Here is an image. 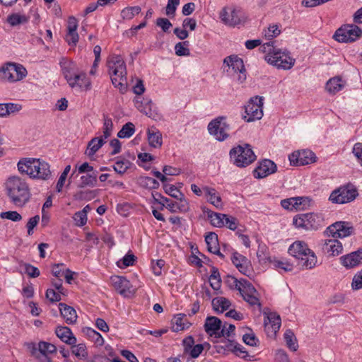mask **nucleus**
<instances>
[{
    "instance_id": "nucleus-51",
    "label": "nucleus",
    "mask_w": 362,
    "mask_h": 362,
    "mask_svg": "<svg viewBox=\"0 0 362 362\" xmlns=\"http://www.w3.org/2000/svg\"><path fill=\"white\" fill-rule=\"evenodd\" d=\"M7 22L11 26H16L20 24H23L28 22V18L24 15H20L18 13H12L7 18Z\"/></svg>"
},
{
    "instance_id": "nucleus-26",
    "label": "nucleus",
    "mask_w": 362,
    "mask_h": 362,
    "mask_svg": "<svg viewBox=\"0 0 362 362\" xmlns=\"http://www.w3.org/2000/svg\"><path fill=\"white\" fill-rule=\"evenodd\" d=\"M59 308L62 316L69 325H73L76 322L77 315L76 310L65 303H60Z\"/></svg>"
},
{
    "instance_id": "nucleus-59",
    "label": "nucleus",
    "mask_w": 362,
    "mask_h": 362,
    "mask_svg": "<svg viewBox=\"0 0 362 362\" xmlns=\"http://www.w3.org/2000/svg\"><path fill=\"white\" fill-rule=\"evenodd\" d=\"M280 33L281 30L277 25H270L267 29L264 30V35L267 39L275 37Z\"/></svg>"
},
{
    "instance_id": "nucleus-53",
    "label": "nucleus",
    "mask_w": 362,
    "mask_h": 362,
    "mask_svg": "<svg viewBox=\"0 0 362 362\" xmlns=\"http://www.w3.org/2000/svg\"><path fill=\"white\" fill-rule=\"evenodd\" d=\"M298 198L296 197H291L288 199H285L281 200V206L287 210L293 211L296 210L298 211Z\"/></svg>"
},
{
    "instance_id": "nucleus-28",
    "label": "nucleus",
    "mask_w": 362,
    "mask_h": 362,
    "mask_svg": "<svg viewBox=\"0 0 362 362\" xmlns=\"http://www.w3.org/2000/svg\"><path fill=\"white\" fill-rule=\"evenodd\" d=\"M264 323L266 329L272 328V332L276 333L281 327V320L279 315L276 313H270L264 319Z\"/></svg>"
},
{
    "instance_id": "nucleus-9",
    "label": "nucleus",
    "mask_w": 362,
    "mask_h": 362,
    "mask_svg": "<svg viewBox=\"0 0 362 362\" xmlns=\"http://www.w3.org/2000/svg\"><path fill=\"white\" fill-rule=\"evenodd\" d=\"M358 195L356 187L349 184L334 189L331 193L329 200L335 204H346L354 201Z\"/></svg>"
},
{
    "instance_id": "nucleus-54",
    "label": "nucleus",
    "mask_w": 362,
    "mask_h": 362,
    "mask_svg": "<svg viewBox=\"0 0 362 362\" xmlns=\"http://www.w3.org/2000/svg\"><path fill=\"white\" fill-rule=\"evenodd\" d=\"M136 259V257L133 254H127L123 257L122 259L117 262V266L119 268H126L129 266H132Z\"/></svg>"
},
{
    "instance_id": "nucleus-64",
    "label": "nucleus",
    "mask_w": 362,
    "mask_h": 362,
    "mask_svg": "<svg viewBox=\"0 0 362 362\" xmlns=\"http://www.w3.org/2000/svg\"><path fill=\"white\" fill-rule=\"evenodd\" d=\"M224 223L228 228L235 230L238 227V222L236 218L226 214V217H224Z\"/></svg>"
},
{
    "instance_id": "nucleus-1",
    "label": "nucleus",
    "mask_w": 362,
    "mask_h": 362,
    "mask_svg": "<svg viewBox=\"0 0 362 362\" xmlns=\"http://www.w3.org/2000/svg\"><path fill=\"white\" fill-rule=\"evenodd\" d=\"M7 195L11 202L16 206H23L30 198V192L28 183L25 180L12 176L6 182Z\"/></svg>"
},
{
    "instance_id": "nucleus-37",
    "label": "nucleus",
    "mask_w": 362,
    "mask_h": 362,
    "mask_svg": "<svg viewBox=\"0 0 362 362\" xmlns=\"http://www.w3.org/2000/svg\"><path fill=\"white\" fill-rule=\"evenodd\" d=\"M206 213L212 226L218 228L224 226V217H226V214L214 212L211 210H208Z\"/></svg>"
},
{
    "instance_id": "nucleus-57",
    "label": "nucleus",
    "mask_w": 362,
    "mask_h": 362,
    "mask_svg": "<svg viewBox=\"0 0 362 362\" xmlns=\"http://www.w3.org/2000/svg\"><path fill=\"white\" fill-rule=\"evenodd\" d=\"M70 170H71V165H68L65 167V168L64 169V171L62 173V174L59 178V180L57 183V186H56V189L58 192L62 191V189L64 187V182L66 181V179L67 177V175L70 172Z\"/></svg>"
},
{
    "instance_id": "nucleus-30",
    "label": "nucleus",
    "mask_w": 362,
    "mask_h": 362,
    "mask_svg": "<svg viewBox=\"0 0 362 362\" xmlns=\"http://www.w3.org/2000/svg\"><path fill=\"white\" fill-rule=\"evenodd\" d=\"M223 64L231 67L235 73L245 71L243 60L236 55H230L226 57L223 60Z\"/></svg>"
},
{
    "instance_id": "nucleus-11",
    "label": "nucleus",
    "mask_w": 362,
    "mask_h": 362,
    "mask_svg": "<svg viewBox=\"0 0 362 362\" xmlns=\"http://www.w3.org/2000/svg\"><path fill=\"white\" fill-rule=\"evenodd\" d=\"M225 120L224 117H218L211 120L207 127L209 134L218 141H223L229 137L230 124Z\"/></svg>"
},
{
    "instance_id": "nucleus-8",
    "label": "nucleus",
    "mask_w": 362,
    "mask_h": 362,
    "mask_svg": "<svg viewBox=\"0 0 362 362\" xmlns=\"http://www.w3.org/2000/svg\"><path fill=\"white\" fill-rule=\"evenodd\" d=\"M324 218L321 214L307 213L293 217V223L296 228L308 230H317L322 226Z\"/></svg>"
},
{
    "instance_id": "nucleus-52",
    "label": "nucleus",
    "mask_w": 362,
    "mask_h": 362,
    "mask_svg": "<svg viewBox=\"0 0 362 362\" xmlns=\"http://www.w3.org/2000/svg\"><path fill=\"white\" fill-rule=\"evenodd\" d=\"M103 135L101 136L104 139H107L111 136L113 130V123L112 119L107 115H103Z\"/></svg>"
},
{
    "instance_id": "nucleus-22",
    "label": "nucleus",
    "mask_w": 362,
    "mask_h": 362,
    "mask_svg": "<svg viewBox=\"0 0 362 362\" xmlns=\"http://www.w3.org/2000/svg\"><path fill=\"white\" fill-rule=\"evenodd\" d=\"M222 327V322L217 317L209 316L207 317L204 323V329L206 332L210 336H215L218 338Z\"/></svg>"
},
{
    "instance_id": "nucleus-33",
    "label": "nucleus",
    "mask_w": 362,
    "mask_h": 362,
    "mask_svg": "<svg viewBox=\"0 0 362 362\" xmlns=\"http://www.w3.org/2000/svg\"><path fill=\"white\" fill-rule=\"evenodd\" d=\"M59 65L61 66L62 74L66 81L71 76H74V72L76 71V64L72 61H69L65 58H62L59 62Z\"/></svg>"
},
{
    "instance_id": "nucleus-12",
    "label": "nucleus",
    "mask_w": 362,
    "mask_h": 362,
    "mask_svg": "<svg viewBox=\"0 0 362 362\" xmlns=\"http://www.w3.org/2000/svg\"><path fill=\"white\" fill-rule=\"evenodd\" d=\"M362 35V30L355 24H347L337 29L334 38L339 42H352Z\"/></svg>"
},
{
    "instance_id": "nucleus-14",
    "label": "nucleus",
    "mask_w": 362,
    "mask_h": 362,
    "mask_svg": "<svg viewBox=\"0 0 362 362\" xmlns=\"http://www.w3.org/2000/svg\"><path fill=\"white\" fill-rule=\"evenodd\" d=\"M288 159L291 165L302 166L315 163L316 156L312 151L303 149L293 151Z\"/></svg>"
},
{
    "instance_id": "nucleus-44",
    "label": "nucleus",
    "mask_w": 362,
    "mask_h": 362,
    "mask_svg": "<svg viewBox=\"0 0 362 362\" xmlns=\"http://www.w3.org/2000/svg\"><path fill=\"white\" fill-rule=\"evenodd\" d=\"M284 337L288 348L292 351H296L298 348V345L293 332L291 329H287Z\"/></svg>"
},
{
    "instance_id": "nucleus-6",
    "label": "nucleus",
    "mask_w": 362,
    "mask_h": 362,
    "mask_svg": "<svg viewBox=\"0 0 362 362\" xmlns=\"http://www.w3.org/2000/svg\"><path fill=\"white\" fill-rule=\"evenodd\" d=\"M229 154L233 164L239 168L246 167L256 159V156L249 144L238 145L230 149Z\"/></svg>"
},
{
    "instance_id": "nucleus-4",
    "label": "nucleus",
    "mask_w": 362,
    "mask_h": 362,
    "mask_svg": "<svg viewBox=\"0 0 362 362\" xmlns=\"http://www.w3.org/2000/svg\"><path fill=\"white\" fill-rule=\"evenodd\" d=\"M288 253L298 259L301 266L306 269L314 268L317 263V257L313 251L308 248L303 241H296L288 248Z\"/></svg>"
},
{
    "instance_id": "nucleus-5",
    "label": "nucleus",
    "mask_w": 362,
    "mask_h": 362,
    "mask_svg": "<svg viewBox=\"0 0 362 362\" xmlns=\"http://www.w3.org/2000/svg\"><path fill=\"white\" fill-rule=\"evenodd\" d=\"M111 81L116 88L124 87L127 81V69L124 61L120 55H114L107 61Z\"/></svg>"
},
{
    "instance_id": "nucleus-50",
    "label": "nucleus",
    "mask_w": 362,
    "mask_h": 362,
    "mask_svg": "<svg viewBox=\"0 0 362 362\" xmlns=\"http://www.w3.org/2000/svg\"><path fill=\"white\" fill-rule=\"evenodd\" d=\"M135 132V127L133 123L127 122L117 133V136L121 139L129 138L132 136Z\"/></svg>"
},
{
    "instance_id": "nucleus-62",
    "label": "nucleus",
    "mask_w": 362,
    "mask_h": 362,
    "mask_svg": "<svg viewBox=\"0 0 362 362\" xmlns=\"http://www.w3.org/2000/svg\"><path fill=\"white\" fill-rule=\"evenodd\" d=\"M156 25L162 29L165 33L168 32L169 29L173 26L170 21L165 18H158L156 20Z\"/></svg>"
},
{
    "instance_id": "nucleus-19",
    "label": "nucleus",
    "mask_w": 362,
    "mask_h": 362,
    "mask_svg": "<svg viewBox=\"0 0 362 362\" xmlns=\"http://www.w3.org/2000/svg\"><path fill=\"white\" fill-rule=\"evenodd\" d=\"M245 286L240 290V295L250 305H258L261 308L259 299L255 296L257 291L249 281H243Z\"/></svg>"
},
{
    "instance_id": "nucleus-2",
    "label": "nucleus",
    "mask_w": 362,
    "mask_h": 362,
    "mask_svg": "<svg viewBox=\"0 0 362 362\" xmlns=\"http://www.w3.org/2000/svg\"><path fill=\"white\" fill-rule=\"evenodd\" d=\"M18 169L20 173H25L31 178L46 180L51 177L49 165L40 159L23 158L18 163Z\"/></svg>"
},
{
    "instance_id": "nucleus-7",
    "label": "nucleus",
    "mask_w": 362,
    "mask_h": 362,
    "mask_svg": "<svg viewBox=\"0 0 362 362\" xmlns=\"http://www.w3.org/2000/svg\"><path fill=\"white\" fill-rule=\"evenodd\" d=\"M27 74V70L23 65L8 62L0 69V79L13 83L23 80Z\"/></svg>"
},
{
    "instance_id": "nucleus-58",
    "label": "nucleus",
    "mask_w": 362,
    "mask_h": 362,
    "mask_svg": "<svg viewBox=\"0 0 362 362\" xmlns=\"http://www.w3.org/2000/svg\"><path fill=\"white\" fill-rule=\"evenodd\" d=\"M179 4L180 0H168L165 8V14L170 17H173Z\"/></svg>"
},
{
    "instance_id": "nucleus-46",
    "label": "nucleus",
    "mask_w": 362,
    "mask_h": 362,
    "mask_svg": "<svg viewBox=\"0 0 362 362\" xmlns=\"http://www.w3.org/2000/svg\"><path fill=\"white\" fill-rule=\"evenodd\" d=\"M141 11V8L139 6L126 7L122 10L121 17L124 20H131L138 15Z\"/></svg>"
},
{
    "instance_id": "nucleus-38",
    "label": "nucleus",
    "mask_w": 362,
    "mask_h": 362,
    "mask_svg": "<svg viewBox=\"0 0 362 362\" xmlns=\"http://www.w3.org/2000/svg\"><path fill=\"white\" fill-rule=\"evenodd\" d=\"M98 172H93V173H88L86 175H82L80 178V184L78 187L81 188L85 187H93L96 186L98 182Z\"/></svg>"
},
{
    "instance_id": "nucleus-10",
    "label": "nucleus",
    "mask_w": 362,
    "mask_h": 362,
    "mask_svg": "<svg viewBox=\"0 0 362 362\" xmlns=\"http://www.w3.org/2000/svg\"><path fill=\"white\" fill-rule=\"evenodd\" d=\"M263 100L262 96H255L250 99L247 105L245 106V113L243 118L247 122H252L257 119H260L263 116Z\"/></svg>"
},
{
    "instance_id": "nucleus-13",
    "label": "nucleus",
    "mask_w": 362,
    "mask_h": 362,
    "mask_svg": "<svg viewBox=\"0 0 362 362\" xmlns=\"http://www.w3.org/2000/svg\"><path fill=\"white\" fill-rule=\"evenodd\" d=\"M220 18L226 25L231 27L243 25L247 19L246 13L243 10L226 8L221 11Z\"/></svg>"
},
{
    "instance_id": "nucleus-23",
    "label": "nucleus",
    "mask_w": 362,
    "mask_h": 362,
    "mask_svg": "<svg viewBox=\"0 0 362 362\" xmlns=\"http://www.w3.org/2000/svg\"><path fill=\"white\" fill-rule=\"evenodd\" d=\"M153 197L155 202L162 205L161 209L167 204V209L171 212H176L177 209L182 210L185 209V204L182 203L180 206L177 203L170 201L168 198L163 197L160 193L155 192L152 193Z\"/></svg>"
},
{
    "instance_id": "nucleus-27",
    "label": "nucleus",
    "mask_w": 362,
    "mask_h": 362,
    "mask_svg": "<svg viewBox=\"0 0 362 362\" xmlns=\"http://www.w3.org/2000/svg\"><path fill=\"white\" fill-rule=\"evenodd\" d=\"M148 141L150 146L155 148H160L163 144V137L160 132L155 127L147 130Z\"/></svg>"
},
{
    "instance_id": "nucleus-63",
    "label": "nucleus",
    "mask_w": 362,
    "mask_h": 362,
    "mask_svg": "<svg viewBox=\"0 0 362 362\" xmlns=\"http://www.w3.org/2000/svg\"><path fill=\"white\" fill-rule=\"evenodd\" d=\"M351 288L353 290L362 288V269L354 275L352 279Z\"/></svg>"
},
{
    "instance_id": "nucleus-39",
    "label": "nucleus",
    "mask_w": 362,
    "mask_h": 362,
    "mask_svg": "<svg viewBox=\"0 0 362 362\" xmlns=\"http://www.w3.org/2000/svg\"><path fill=\"white\" fill-rule=\"evenodd\" d=\"M243 281H248L247 280L245 279H240V280H238L236 278H235L233 276L227 275L224 279V283L230 288L233 290H238L239 292H240V290H242V288L245 286L243 284Z\"/></svg>"
},
{
    "instance_id": "nucleus-55",
    "label": "nucleus",
    "mask_w": 362,
    "mask_h": 362,
    "mask_svg": "<svg viewBox=\"0 0 362 362\" xmlns=\"http://www.w3.org/2000/svg\"><path fill=\"white\" fill-rule=\"evenodd\" d=\"M276 269H282L285 272H291L293 270V265L287 261L281 259H272L270 262Z\"/></svg>"
},
{
    "instance_id": "nucleus-32",
    "label": "nucleus",
    "mask_w": 362,
    "mask_h": 362,
    "mask_svg": "<svg viewBox=\"0 0 362 362\" xmlns=\"http://www.w3.org/2000/svg\"><path fill=\"white\" fill-rule=\"evenodd\" d=\"M105 139L103 137H94L88 144L86 153L88 156H93L105 144Z\"/></svg>"
},
{
    "instance_id": "nucleus-3",
    "label": "nucleus",
    "mask_w": 362,
    "mask_h": 362,
    "mask_svg": "<svg viewBox=\"0 0 362 362\" xmlns=\"http://www.w3.org/2000/svg\"><path fill=\"white\" fill-rule=\"evenodd\" d=\"M273 44L274 42H269L261 47L262 51L267 53L265 60L278 68L285 70L291 69L294 65L295 59L289 55L288 52L276 49Z\"/></svg>"
},
{
    "instance_id": "nucleus-17",
    "label": "nucleus",
    "mask_w": 362,
    "mask_h": 362,
    "mask_svg": "<svg viewBox=\"0 0 362 362\" xmlns=\"http://www.w3.org/2000/svg\"><path fill=\"white\" fill-rule=\"evenodd\" d=\"M276 170L277 167L274 161L264 159L259 162L258 166L254 170L253 175L255 178L262 179L274 173Z\"/></svg>"
},
{
    "instance_id": "nucleus-47",
    "label": "nucleus",
    "mask_w": 362,
    "mask_h": 362,
    "mask_svg": "<svg viewBox=\"0 0 362 362\" xmlns=\"http://www.w3.org/2000/svg\"><path fill=\"white\" fill-rule=\"evenodd\" d=\"M31 355L37 360L38 362H53L52 359L46 354H42L37 351L35 349V344L30 343L28 344Z\"/></svg>"
},
{
    "instance_id": "nucleus-18",
    "label": "nucleus",
    "mask_w": 362,
    "mask_h": 362,
    "mask_svg": "<svg viewBox=\"0 0 362 362\" xmlns=\"http://www.w3.org/2000/svg\"><path fill=\"white\" fill-rule=\"evenodd\" d=\"M231 261L240 273L249 277L252 275L251 263L246 257L235 252L232 255Z\"/></svg>"
},
{
    "instance_id": "nucleus-45",
    "label": "nucleus",
    "mask_w": 362,
    "mask_h": 362,
    "mask_svg": "<svg viewBox=\"0 0 362 362\" xmlns=\"http://www.w3.org/2000/svg\"><path fill=\"white\" fill-rule=\"evenodd\" d=\"M71 346V352L78 358L86 360L88 358V351L85 344L81 343L78 344H74Z\"/></svg>"
},
{
    "instance_id": "nucleus-21",
    "label": "nucleus",
    "mask_w": 362,
    "mask_h": 362,
    "mask_svg": "<svg viewBox=\"0 0 362 362\" xmlns=\"http://www.w3.org/2000/svg\"><path fill=\"white\" fill-rule=\"evenodd\" d=\"M341 264L347 269L353 268L362 263V247L355 252L340 257Z\"/></svg>"
},
{
    "instance_id": "nucleus-16",
    "label": "nucleus",
    "mask_w": 362,
    "mask_h": 362,
    "mask_svg": "<svg viewBox=\"0 0 362 362\" xmlns=\"http://www.w3.org/2000/svg\"><path fill=\"white\" fill-rule=\"evenodd\" d=\"M110 279L114 288L121 296L124 298H129L134 294L132 285L127 278L121 276H113Z\"/></svg>"
},
{
    "instance_id": "nucleus-56",
    "label": "nucleus",
    "mask_w": 362,
    "mask_h": 362,
    "mask_svg": "<svg viewBox=\"0 0 362 362\" xmlns=\"http://www.w3.org/2000/svg\"><path fill=\"white\" fill-rule=\"evenodd\" d=\"M267 247L265 245H259L258 250L257 251V256L259 259V262L262 263H266L267 261L271 262L272 258L267 255Z\"/></svg>"
},
{
    "instance_id": "nucleus-61",
    "label": "nucleus",
    "mask_w": 362,
    "mask_h": 362,
    "mask_svg": "<svg viewBox=\"0 0 362 362\" xmlns=\"http://www.w3.org/2000/svg\"><path fill=\"white\" fill-rule=\"evenodd\" d=\"M235 330V327L234 325L230 324L228 327H226V325H224L218 334V338L221 337H230L234 334Z\"/></svg>"
},
{
    "instance_id": "nucleus-25",
    "label": "nucleus",
    "mask_w": 362,
    "mask_h": 362,
    "mask_svg": "<svg viewBox=\"0 0 362 362\" xmlns=\"http://www.w3.org/2000/svg\"><path fill=\"white\" fill-rule=\"evenodd\" d=\"M205 242L208 251L223 258L224 255L220 252L218 235L214 232L208 233L205 236Z\"/></svg>"
},
{
    "instance_id": "nucleus-49",
    "label": "nucleus",
    "mask_w": 362,
    "mask_h": 362,
    "mask_svg": "<svg viewBox=\"0 0 362 362\" xmlns=\"http://www.w3.org/2000/svg\"><path fill=\"white\" fill-rule=\"evenodd\" d=\"M189 45V41H183V42H177L175 45V54L179 57L189 56L190 51H189V49L188 48Z\"/></svg>"
},
{
    "instance_id": "nucleus-34",
    "label": "nucleus",
    "mask_w": 362,
    "mask_h": 362,
    "mask_svg": "<svg viewBox=\"0 0 362 362\" xmlns=\"http://www.w3.org/2000/svg\"><path fill=\"white\" fill-rule=\"evenodd\" d=\"M173 330L175 332H178L180 330H183L187 329L190 326V323L186 319V315L182 313L177 314L173 320Z\"/></svg>"
},
{
    "instance_id": "nucleus-40",
    "label": "nucleus",
    "mask_w": 362,
    "mask_h": 362,
    "mask_svg": "<svg viewBox=\"0 0 362 362\" xmlns=\"http://www.w3.org/2000/svg\"><path fill=\"white\" fill-rule=\"evenodd\" d=\"M35 349L39 353L46 355L55 354L57 351V346L54 344L45 341H40L37 345L35 344Z\"/></svg>"
},
{
    "instance_id": "nucleus-24",
    "label": "nucleus",
    "mask_w": 362,
    "mask_h": 362,
    "mask_svg": "<svg viewBox=\"0 0 362 362\" xmlns=\"http://www.w3.org/2000/svg\"><path fill=\"white\" fill-rule=\"evenodd\" d=\"M55 334L63 342L69 345L76 343V338L68 327L58 326L56 327Z\"/></svg>"
},
{
    "instance_id": "nucleus-42",
    "label": "nucleus",
    "mask_w": 362,
    "mask_h": 362,
    "mask_svg": "<svg viewBox=\"0 0 362 362\" xmlns=\"http://www.w3.org/2000/svg\"><path fill=\"white\" fill-rule=\"evenodd\" d=\"M86 78V74L83 72L76 73L74 72V76H71L67 79V83L71 88L79 87L81 88L83 85V81Z\"/></svg>"
},
{
    "instance_id": "nucleus-35",
    "label": "nucleus",
    "mask_w": 362,
    "mask_h": 362,
    "mask_svg": "<svg viewBox=\"0 0 362 362\" xmlns=\"http://www.w3.org/2000/svg\"><path fill=\"white\" fill-rule=\"evenodd\" d=\"M214 310L218 313H222L230 306V302L226 298L216 297L211 302Z\"/></svg>"
},
{
    "instance_id": "nucleus-41",
    "label": "nucleus",
    "mask_w": 362,
    "mask_h": 362,
    "mask_svg": "<svg viewBox=\"0 0 362 362\" xmlns=\"http://www.w3.org/2000/svg\"><path fill=\"white\" fill-rule=\"evenodd\" d=\"M163 189L168 195L177 199H180L181 202H185L184 204H187L183 194L175 186L169 184H163Z\"/></svg>"
},
{
    "instance_id": "nucleus-29",
    "label": "nucleus",
    "mask_w": 362,
    "mask_h": 362,
    "mask_svg": "<svg viewBox=\"0 0 362 362\" xmlns=\"http://www.w3.org/2000/svg\"><path fill=\"white\" fill-rule=\"evenodd\" d=\"M203 191L210 204L217 209L222 207L221 198L214 188L205 186L203 187Z\"/></svg>"
},
{
    "instance_id": "nucleus-31",
    "label": "nucleus",
    "mask_w": 362,
    "mask_h": 362,
    "mask_svg": "<svg viewBox=\"0 0 362 362\" xmlns=\"http://www.w3.org/2000/svg\"><path fill=\"white\" fill-rule=\"evenodd\" d=\"M324 250L331 256L339 255L342 250V244L336 238L329 239L325 241Z\"/></svg>"
},
{
    "instance_id": "nucleus-36",
    "label": "nucleus",
    "mask_w": 362,
    "mask_h": 362,
    "mask_svg": "<svg viewBox=\"0 0 362 362\" xmlns=\"http://www.w3.org/2000/svg\"><path fill=\"white\" fill-rule=\"evenodd\" d=\"M344 86L339 77H333L327 82L325 89L329 93L334 95L341 90Z\"/></svg>"
},
{
    "instance_id": "nucleus-20",
    "label": "nucleus",
    "mask_w": 362,
    "mask_h": 362,
    "mask_svg": "<svg viewBox=\"0 0 362 362\" xmlns=\"http://www.w3.org/2000/svg\"><path fill=\"white\" fill-rule=\"evenodd\" d=\"M141 96H137L134 99L135 107L147 117L157 120L160 119L159 114L153 109V103L151 99H145V106H142V102L140 101Z\"/></svg>"
},
{
    "instance_id": "nucleus-60",
    "label": "nucleus",
    "mask_w": 362,
    "mask_h": 362,
    "mask_svg": "<svg viewBox=\"0 0 362 362\" xmlns=\"http://www.w3.org/2000/svg\"><path fill=\"white\" fill-rule=\"evenodd\" d=\"M0 217L13 221H20L22 219L21 215L16 211L2 212L0 214Z\"/></svg>"
},
{
    "instance_id": "nucleus-15",
    "label": "nucleus",
    "mask_w": 362,
    "mask_h": 362,
    "mask_svg": "<svg viewBox=\"0 0 362 362\" xmlns=\"http://www.w3.org/2000/svg\"><path fill=\"white\" fill-rule=\"evenodd\" d=\"M326 232L334 238H343L354 234V228L349 222L338 221L327 227Z\"/></svg>"
},
{
    "instance_id": "nucleus-43",
    "label": "nucleus",
    "mask_w": 362,
    "mask_h": 362,
    "mask_svg": "<svg viewBox=\"0 0 362 362\" xmlns=\"http://www.w3.org/2000/svg\"><path fill=\"white\" fill-rule=\"evenodd\" d=\"M210 286L211 288L218 291L221 288V279L220 276V273L218 269L216 267H212L211 273L209 278Z\"/></svg>"
},
{
    "instance_id": "nucleus-48",
    "label": "nucleus",
    "mask_w": 362,
    "mask_h": 362,
    "mask_svg": "<svg viewBox=\"0 0 362 362\" xmlns=\"http://www.w3.org/2000/svg\"><path fill=\"white\" fill-rule=\"evenodd\" d=\"M132 163L127 159H118L113 165L114 170L119 175H123L130 168Z\"/></svg>"
}]
</instances>
